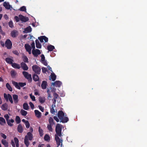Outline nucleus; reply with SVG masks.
<instances>
[{
  "label": "nucleus",
  "mask_w": 147,
  "mask_h": 147,
  "mask_svg": "<svg viewBox=\"0 0 147 147\" xmlns=\"http://www.w3.org/2000/svg\"><path fill=\"white\" fill-rule=\"evenodd\" d=\"M25 124L26 128H28L30 127V124L28 120H27Z\"/></svg>",
  "instance_id": "a18cd8bd"
},
{
  "label": "nucleus",
  "mask_w": 147,
  "mask_h": 147,
  "mask_svg": "<svg viewBox=\"0 0 147 147\" xmlns=\"http://www.w3.org/2000/svg\"><path fill=\"white\" fill-rule=\"evenodd\" d=\"M30 96L32 101H35L36 100L35 97L34 96L32 95V94H30Z\"/></svg>",
  "instance_id": "49530a36"
},
{
  "label": "nucleus",
  "mask_w": 147,
  "mask_h": 147,
  "mask_svg": "<svg viewBox=\"0 0 147 147\" xmlns=\"http://www.w3.org/2000/svg\"><path fill=\"white\" fill-rule=\"evenodd\" d=\"M42 71L43 73H45L47 71V69L45 67H43L42 68Z\"/></svg>",
  "instance_id": "603ef678"
},
{
  "label": "nucleus",
  "mask_w": 147,
  "mask_h": 147,
  "mask_svg": "<svg viewBox=\"0 0 147 147\" xmlns=\"http://www.w3.org/2000/svg\"><path fill=\"white\" fill-rule=\"evenodd\" d=\"M51 91L55 92L53 94V96H54L53 99H57L58 98V97H59L58 95L55 92V91L53 90V91Z\"/></svg>",
  "instance_id": "37998d69"
},
{
  "label": "nucleus",
  "mask_w": 147,
  "mask_h": 147,
  "mask_svg": "<svg viewBox=\"0 0 147 147\" xmlns=\"http://www.w3.org/2000/svg\"><path fill=\"white\" fill-rule=\"evenodd\" d=\"M16 121L17 124H19L21 122V119L19 116H16L15 119Z\"/></svg>",
  "instance_id": "e433bc0d"
},
{
  "label": "nucleus",
  "mask_w": 147,
  "mask_h": 147,
  "mask_svg": "<svg viewBox=\"0 0 147 147\" xmlns=\"http://www.w3.org/2000/svg\"><path fill=\"white\" fill-rule=\"evenodd\" d=\"M35 43L36 47L37 48L40 49L41 48V45L37 39L36 40Z\"/></svg>",
  "instance_id": "bb28decb"
},
{
  "label": "nucleus",
  "mask_w": 147,
  "mask_h": 147,
  "mask_svg": "<svg viewBox=\"0 0 147 147\" xmlns=\"http://www.w3.org/2000/svg\"><path fill=\"white\" fill-rule=\"evenodd\" d=\"M47 49L49 51H52L55 49V47L51 45H48L47 47Z\"/></svg>",
  "instance_id": "c756f323"
},
{
  "label": "nucleus",
  "mask_w": 147,
  "mask_h": 147,
  "mask_svg": "<svg viewBox=\"0 0 147 147\" xmlns=\"http://www.w3.org/2000/svg\"><path fill=\"white\" fill-rule=\"evenodd\" d=\"M54 119L57 122H59V120L58 117L56 116H55L53 117Z\"/></svg>",
  "instance_id": "69168bd1"
},
{
  "label": "nucleus",
  "mask_w": 147,
  "mask_h": 147,
  "mask_svg": "<svg viewBox=\"0 0 147 147\" xmlns=\"http://www.w3.org/2000/svg\"><path fill=\"white\" fill-rule=\"evenodd\" d=\"M22 73L24 77L28 80V82H31L32 80L31 75L26 71H23Z\"/></svg>",
  "instance_id": "20e7f679"
},
{
  "label": "nucleus",
  "mask_w": 147,
  "mask_h": 147,
  "mask_svg": "<svg viewBox=\"0 0 147 147\" xmlns=\"http://www.w3.org/2000/svg\"><path fill=\"white\" fill-rule=\"evenodd\" d=\"M13 101L15 103H17L18 101V96L16 94H13Z\"/></svg>",
  "instance_id": "6ab92c4d"
},
{
  "label": "nucleus",
  "mask_w": 147,
  "mask_h": 147,
  "mask_svg": "<svg viewBox=\"0 0 147 147\" xmlns=\"http://www.w3.org/2000/svg\"><path fill=\"white\" fill-rule=\"evenodd\" d=\"M0 121L4 123H6L5 119L2 117H0Z\"/></svg>",
  "instance_id": "4d7b16f0"
},
{
  "label": "nucleus",
  "mask_w": 147,
  "mask_h": 147,
  "mask_svg": "<svg viewBox=\"0 0 147 147\" xmlns=\"http://www.w3.org/2000/svg\"><path fill=\"white\" fill-rule=\"evenodd\" d=\"M36 116L38 118H40L41 116V113L38 110H34Z\"/></svg>",
  "instance_id": "aec40b11"
},
{
  "label": "nucleus",
  "mask_w": 147,
  "mask_h": 147,
  "mask_svg": "<svg viewBox=\"0 0 147 147\" xmlns=\"http://www.w3.org/2000/svg\"><path fill=\"white\" fill-rule=\"evenodd\" d=\"M20 112L21 115L24 116H26L27 114V112L23 109L21 110Z\"/></svg>",
  "instance_id": "f704fd0d"
},
{
  "label": "nucleus",
  "mask_w": 147,
  "mask_h": 147,
  "mask_svg": "<svg viewBox=\"0 0 147 147\" xmlns=\"http://www.w3.org/2000/svg\"><path fill=\"white\" fill-rule=\"evenodd\" d=\"M38 107L39 109L40 110V111L42 112H43L44 111V109L40 105H39L38 106Z\"/></svg>",
  "instance_id": "e2e57ef3"
},
{
  "label": "nucleus",
  "mask_w": 147,
  "mask_h": 147,
  "mask_svg": "<svg viewBox=\"0 0 147 147\" xmlns=\"http://www.w3.org/2000/svg\"><path fill=\"white\" fill-rule=\"evenodd\" d=\"M3 5L5 8L7 9H9L11 7L10 5L6 2H4L3 3Z\"/></svg>",
  "instance_id": "393cba45"
},
{
  "label": "nucleus",
  "mask_w": 147,
  "mask_h": 147,
  "mask_svg": "<svg viewBox=\"0 0 147 147\" xmlns=\"http://www.w3.org/2000/svg\"><path fill=\"white\" fill-rule=\"evenodd\" d=\"M39 101L41 103H43L44 102L45 100L44 98L40 97L39 98Z\"/></svg>",
  "instance_id": "09e8293b"
},
{
  "label": "nucleus",
  "mask_w": 147,
  "mask_h": 147,
  "mask_svg": "<svg viewBox=\"0 0 147 147\" xmlns=\"http://www.w3.org/2000/svg\"><path fill=\"white\" fill-rule=\"evenodd\" d=\"M23 108L25 110H27L29 109V107L26 103H24L23 105Z\"/></svg>",
  "instance_id": "c9c22d12"
},
{
  "label": "nucleus",
  "mask_w": 147,
  "mask_h": 147,
  "mask_svg": "<svg viewBox=\"0 0 147 147\" xmlns=\"http://www.w3.org/2000/svg\"><path fill=\"white\" fill-rule=\"evenodd\" d=\"M53 125H52L51 124H48L47 126V128L49 131H53V129L52 127V126H53Z\"/></svg>",
  "instance_id": "a19ab883"
},
{
  "label": "nucleus",
  "mask_w": 147,
  "mask_h": 147,
  "mask_svg": "<svg viewBox=\"0 0 147 147\" xmlns=\"http://www.w3.org/2000/svg\"><path fill=\"white\" fill-rule=\"evenodd\" d=\"M42 63L45 65L47 66V61L45 60L44 61H42Z\"/></svg>",
  "instance_id": "338daca9"
},
{
  "label": "nucleus",
  "mask_w": 147,
  "mask_h": 147,
  "mask_svg": "<svg viewBox=\"0 0 147 147\" xmlns=\"http://www.w3.org/2000/svg\"><path fill=\"white\" fill-rule=\"evenodd\" d=\"M29 105H30L31 109H33L34 108V105L31 102H30Z\"/></svg>",
  "instance_id": "052dcab7"
},
{
  "label": "nucleus",
  "mask_w": 147,
  "mask_h": 147,
  "mask_svg": "<svg viewBox=\"0 0 147 147\" xmlns=\"http://www.w3.org/2000/svg\"><path fill=\"white\" fill-rule=\"evenodd\" d=\"M38 38L40 40V42H43V39L42 36H41L40 37H39Z\"/></svg>",
  "instance_id": "864d4df0"
},
{
  "label": "nucleus",
  "mask_w": 147,
  "mask_h": 147,
  "mask_svg": "<svg viewBox=\"0 0 147 147\" xmlns=\"http://www.w3.org/2000/svg\"><path fill=\"white\" fill-rule=\"evenodd\" d=\"M41 61H44L45 60V57L44 55L42 54L41 56Z\"/></svg>",
  "instance_id": "0e129e2a"
},
{
  "label": "nucleus",
  "mask_w": 147,
  "mask_h": 147,
  "mask_svg": "<svg viewBox=\"0 0 147 147\" xmlns=\"http://www.w3.org/2000/svg\"><path fill=\"white\" fill-rule=\"evenodd\" d=\"M5 46L8 49H10L12 46L11 42L9 39H7L5 41Z\"/></svg>",
  "instance_id": "0eeeda50"
},
{
  "label": "nucleus",
  "mask_w": 147,
  "mask_h": 147,
  "mask_svg": "<svg viewBox=\"0 0 147 147\" xmlns=\"http://www.w3.org/2000/svg\"><path fill=\"white\" fill-rule=\"evenodd\" d=\"M33 80L35 82L38 81L39 79V76L36 74H34L33 76Z\"/></svg>",
  "instance_id": "5701e85b"
},
{
  "label": "nucleus",
  "mask_w": 147,
  "mask_h": 147,
  "mask_svg": "<svg viewBox=\"0 0 147 147\" xmlns=\"http://www.w3.org/2000/svg\"><path fill=\"white\" fill-rule=\"evenodd\" d=\"M42 37H43V40H44L45 42H47L48 40V38L44 36H42Z\"/></svg>",
  "instance_id": "5fc2aeb1"
},
{
  "label": "nucleus",
  "mask_w": 147,
  "mask_h": 147,
  "mask_svg": "<svg viewBox=\"0 0 147 147\" xmlns=\"http://www.w3.org/2000/svg\"><path fill=\"white\" fill-rule=\"evenodd\" d=\"M24 142L26 146L28 147L30 144L28 140V139L24 138Z\"/></svg>",
  "instance_id": "58836bf2"
},
{
  "label": "nucleus",
  "mask_w": 147,
  "mask_h": 147,
  "mask_svg": "<svg viewBox=\"0 0 147 147\" xmlns=\"http://www.w3.org/2000/svg\"><path fill=\"white\" fill-rule=\"evenodd\" d=\"M45 140L48 141L50 140V137L48 134H46L44 136Z\"/></svg>",
  "instance_id": "79ce46f5"
},
{
  "label": "nucleus",
  "mask_w": 147,
  "mask_h": 147,
  "mask_svg": "<svg viewBox=\"0 0 147 147\" xmlns=\"http://www.w3.org/2000/svg\"><path fill=\"white\" fill-rule=\"evenodd\" d=\"M25 47L26 51L28 52L29 54H30L32 49L30 46L28 44H26L25 45Z\"/></svg>",
  "instance_id": "f8f14e48"
},
{
  "label": "nucleus",
  "mask_w": 147,
  "mask_h": 147,
  "mask_svg": "<svg viewBox=\"0 0 147 147\" xmlns=\"http://www.w3.org/2000/svg\"><path fill=\"white\" fill-rule=\"evenodd\" d=\"M13 53L14 54H15L16 55H19V53L16 50L13 51Z\"/></svg>",
  "instance_id": "680f3d73"
},
{
  "label": "nucleus",
  "mask_w": 147,
  "mask_h": 147,
  "mask_svg": "<svg viewBox=\"0 0 147 147\" xmlns=\"http://www.w3.org/2000/svg\"><path fill=\"white\" fill-rule=\"evenodd\" d=\"M20 20L23 22H25L29 20V18L28 17L24 16L20 14L19 15Z\"/></svg>",
  "instance_id": "1a4fd4ad"
},
{
  "label": "nucleus",
  "mask_w": 147,
  "mask_h": 147,
  "mask_svg": "<svg viewBox=\"0 0 147 147\" xmlns=\"http://www.w3.org/2000/svg\"><path fill=\"white\" fill-rule=\"evenodd\" d=\"M14 19L17 22H18L20 20L19 17H18L17 16H15L14 17Z\"/></svg>",
  "instance_id": "bf43d9fd"
},
{
  "label": "nucleus",
  "mask_w": 147,
  "mask_h": 147,
  "mask_svg": "<svg viewBox=\"0 0 147 147\" xmlns=\"http://www.w3.org/2000/svg\"><path fill=\"white\" fill-rule=\"evenodd\" d=\"M1 136L4 139H6L7 138V136L4 134L2 133H1Z\"/></svg>",
  "instance_id": "13d9d810"
},
{
  "label": "nucleus",
  "mask_w": 147,
  "mask_h": 147,
  "mask_svg": "<svg viewBox=\"0 0 147 147\" xmlns=\"http://www.w3.org/2000/svg\"><path fill=\"white\" fill-rule=\"evenodd\" d=\"M20 65L22 68L23 70L25 71L27 70L28 69V67L26 64L24 62H22Z\"/></svg>",
  "instance_id": "ddd939ff"
},
{
  "label": "nucleus",
  "mask_w": 147,
  "mask_h": 147,
  "mask_svg": "<svg viewBox=\"0 0 147 147\" xmlns=\"http://www.w3.org/2000/svg\"><path fill=\"white\" fill-rule=\"evenodd\" d=\"M31 46L32 48V50L35 49V43L34 42H33L31 44Z\"/></svg>",
  "instance_id": "6e6d98bb"
},
{
  "label": "nucleus",
  "mask_w": 147,
  "mask_h": 147,
  "mask_svg": "<svg viewBox=\"0 0 147 147\" xmlns=\"http://www.w3.org/2000/svg\"><path fill=\"white\" fill-rule=\"evenodd\" d=\"M32 31V28L30 26H29L25 28L23 31L24 33H27L31 32Z\"/></svg>",
  "instance_id": "4be33fe9"
},
{
  "label": "nucleus",
  "mask_w": 147,
  "mask_h": 147,
  "mask_svg": "<svg viewBox=\"0 0 147 147\" xmlns=\"http://www.w3.org/2000/svg\"><path fill=\"white\" fill-rule=\"evenodd\" d=\"M12 83L16 88L20 90L21 87H23L26 85L25 82H19L18 83L15 81H12Z\"/></svg>",
  "instance_id": "7ed1b4c3"
},
{
  "label": "nucleus",
  "mask_w": 147,
  "mask_h": 147,
  "mask_svg": "<svg viewBox=\"0 0 147 147\" xmlns=\"http://www.w3.org/2000/svg\"><path fill=\"white\" fill-rule=\"evenodd\" d=\"M15 142L16 144V147H19V140L16 137H15L14 138Z\"/></svg>",
  "instance_id": "ea45409f"
},
{
  "label": "nucleus",
  "mask_w": 147,
  "mask_h": 147,
  "mask_svg": "<svg viewBox=\"0 0 147 147\" xmlns=\"http://www.w3.org/2000/svg\"><path fill=\"white\" fill-rule=\"evenodd\" d=\"M4 97L6 101H8L9 99V100L11 104L13 103V102L12 97L10 94H8L7 95L6 94L4 93Z\"/></svg>",
  "instance_id": "423d86ee"
},
{
  "label": "nucleus",
  "mask_w": 147,
  "mask_h": 147,
  "mask_svg": "<svg viewBox=\"0 0 147 147\" xmlns=\"http://www.w3.org/2000/svg\"><path fill=\"white\" fill-rule=\"evenodd\" d=\"M19 10L21 11H26V8L25 6H23L20 8Z\"/></svg>",
  "instance_id": "c03bdc74"
},
{
  "label": "nucleus",
  "mask_w": 147,
  "mask_h": 147,
  "mask_svg": "<svg viewBox=\"0 0 147 147\" xmlns=\"http://www.w3.org/2000/svg\"><path fill=\"white\" fill-rule=\"evenodd\" d=\"M32 69L34 72L38 74H40L41 71L40 68L36 65H34L32 67Z\"/></svg>",
  "instance_id": "39448f33"
},
{
  "label": "nucleus",
  "mask_w": 147,
  "mask_h": 147,
  "mask_svg": "<svg viewBox=\"0 0 147 147\" xmlns=\"http://www.w3.org/2000/svg\"><path fill=\"white\" fill-rule=\"evenodd\" d=\"M9 27L12 28L13 27V24L12 21H10L9 23Z\"/></svg>",
  "instance_id": "de8ad7c7"
},
{
  "label": "nucleus",
  "mask_w": 147,
  "mask_h": 147,
  "mask_svg": "<svg viewBox=\"0 0 147 147\" xmlns=\"http://www.w3.org/2000/svg\"><path fill=\"white\" fill-rule=\"evenodd\" d=\"M53 105H52V107L50 109V112L52 114L54 113L55 111L54 109L53 108Z\"/></svg>",
  "instance_id": "3c124183"
},
{
  "label": "nucleus",
  "mask_w": 147,
  "mask_h": 147,
  "mask_svg": "<svg viewBox=\"0 0 147 147\" xmlns=\"http://www.w3.org/2000/svg\"><path fill=\"white\" fill-rule=\"evenodd\" d=\"M4 117L6 119V121H7L9 120V116L7 114H6L4 116Z\"/></svg>",
  "instance_id": "8fccbe9b"
},
{
  "label": "nucleus",
  "mask_w": 147,
  "mask_h": 147,
  "mask_svg": "<svg viewBox=\"0 0 147 147\" xmlns=\"http://www.w3.org/2000/svg\"><path fill=\"white\" fill-rule=\"evenodd\" d=\"M8 105L6 103L3 104L1 106V109L4 110L6 111L7 109Z\"/></svg>",
  "instance_id": "cd10ccee"
},
{
  "label": "nucleus",
  "mask_w": 147,
  "mask_h": 147,
  "mask_svg": "<svg viewBox=\"0 0 147 147\" xmlns=\"http://www.w3.org/2000/svg\"><path fill=\"white\" fill-rule=\"evenodd\" d=\"M18 131L20 133H22L23 131V127L21 124H19L17 127Z\"/></svg>",
  "instance_id": "2eb2a0df"
},
{
  "label": "nucleus",
  "mask_w": 147,
  "mask_h": 147,
  "mask_svg": "<svg viewBox=\"0 0 147 147\" xmlns=\"http://www.w3.org/2000/svg\"><path fill=\"white\" fill-rule=\"evenodd\" d=\"M49 124L52 125H53L55 124V123L53 121V118L51 117H50L49 118Z\"/></svg>",
  "instance_id": "473e14b6"
},
{
  "label": "nucleus",
  "mask_w": 147,
  "mask_h": 147,
  "mask_svg": "<svg viewBox=\"0 0 147 147\" xmlns=\"http://www.w3.org/2000/svg\"><path fill=\"white\" fill-rule=\"evenodd\" d=\"M51 78L53 81H54L56 79V76L54 73H52L51 75Z\"/></svg>",
  "instance_id": "72a5a7b5"
},
{
  "label": "nucleus",
  "mask_w": 147,
  "mask_h": 147,
  "mask_svg": "<svg viewBox=\"0 0 147 147\" xmlns=\"http://www.w3.org/2000/svg\"><path fill=\"white\" fill-rule=\"evenodd\" d=\"M6 86L7 89L10 91H12V89L10 85L8 83H7L6 84Z\"/></svg>",
  "instance_id": "4c0bfd02"
},
{
  "label": "nucleus",
  "mask_w": 147,
  "mask_h": 147,
  "mask_svg": "<svg viewBox=\"0 0 147 147\" xmlns=\"http://www.w3.org/2000/svg\"><path fill=\"white\" fill-rule=\"evenodd\" d=\"M1 142L5 147H8V142L6 141V140L4 139L2 140H1Z\"/></svg>",
  "instance_id": "c85d7f7f"
},
{
  "label": "nucleus",
  "mask_w": 147,
  "mask_h": 147,
  "mask_svg": "<svg viewBox=\"0 0 147 147\" xmlns=\"http://www.w3.org/2000/svg\"><path fill=\"white\" fill-rule=\"evenodd\" d=\"M33 136V135L31 132H28L27 133V135L25 136V138L31 141L32 140Z\"/></svg>",
  "instance_id": "9b49d317"
},
{
  "label": "nucleus",
  "mask_w": 147,
  "mask_h": 147,
  "mask_svg": "<svg viewBox=\"0 0 147 147\" xmlns=\"http://www.w3.org/2000/svg\"><path fill=\"white\" fill-rule=\"evenodd\" d=\"M22 58L24 63L28 62V59L26 56L23 55L22 57Z\"/></svg>",
  "instance_id": "7c9ffc66"
},
{
  "label": "nucleus",
  "mask_w": 147,
  "mask_h": 147,
  "mask_svg": "<svg viewBox=\"0 0 147 147\" xmlns=\"http://www.w3.org/2000/svg\"><path fill=\"white\" fill-rule=\"evenodd\" d=\"M47 81H43L41 85L42 88L43 89H46L47 88Z\"/></svg>",
  "instance_id": "a211bd4d"
},
{
  "label": "nucleus",
  "mask_w": 147,
  "mask_h": 147,
  "mask_svg": "<svg viewBox=\"0 0 147 147\" xmlns=\"http://www.w3.org/2000/svg\"><path fill=\"white\" fill-rule=\"evenodd\" d=\"M61 124L58 123L57 124L55 127V131L56 134H55V136L57 135L59 137L62 136L61 134L62 128L60 127Z\"/></svg>",
  "instance_id": "f03ea898"
},
{
  "label": "nucleus",
  "mask_w": 147,
  "mask_h": 147,
  "mask_svg": "<svg viewBox=\"0 0 147 147\" xmlns=\"http://www.w3.org/2000/svg\"><path fill=\"white\" fill-rule=\"evenodd\" d=\"M10 74L12 78H15L17 74V73L15 70H12L10 71Z\"/></svg>",
  "instance_id": "a878e982"
},
{
  "label": "nucleus",
  "mask_w": 147,
  "mask_h": 147,
  "mask_svg": "<svg viewBox=\"0 0 147 147\" xmlns=\"http://www.w3.org/2000/svg\"><path fill=\"white\" fill-rule=\"evenodd\" d=\"M11 65L13 68L15 69H20V68L19 64L15 63H13Z\"/></svg>",
  "instance_id": "412c9836"
},
{
  "label": "nucleus",
  "mask_w": 147,
  "mask_h": 147,
  "mask_svg": "<svg viewBox=\"0 0 147 147\" xmlns=\"http://www.w3.org/2000/svg\"><path fill=\"white\" fill-rule=\"evenodd\" d=\"M38 131L40 136V137L42 136L43 135V130L41 128L40 126H39L38 127Z\"/></svg>",
  "instance_id": "2f4dec72"
},
{
  "label": "nucleus",
  "mask_w": 147,
  "mask_h": 147,
  "mask_svg": "<svg viewBox=\"0 0 147 147\" xmlns=\"http://www.w3.org/2000/svg\"><path fill=\"white\" fill-rule=\"evenodd\" d=\"M52 84L56 87H59L61 86L62 83L59 81H57L54 83L53 82Z\"/></svg>",
  "instance_id": "4468645a"
},
{
  "label": "nucleus",
  "mask_w": 147,
  "mask_h": 147,
  "mask_svg": "<svg viewBox=\"0 0 147 147\" xmlns=\"http://www.w3.org/2000/svg\"><path fill=\"white\" fill-rule=\"evenodd\" d=\"M11 35L13 37H16L18 35V32L16 30H13L11 32Z\"/></svg>",
  "instance_id": "f3484780"
},
{
  "label": "nucleus",
  "mask_w": 147,
  "mask_h": 147,
  "mask_svg": "<svg viewBox=\"0 0 147 147\" xmlns=\"http://www.w3.org/2000/svg\"><path fill=\"white\" fill-rule=\"evenodd\" d=\"M59 136L57 135L55 136V139L56 142L57 144V147L59 146L61 144V145H62L63 141L62 140L60 139Z\"/></svg>",
  "instance_id": "6e6552de"
},
{
  "label": "nucleus",
  "mask_w": 147,
  "mask_h": 147,
  "mask_svg": "<svg viewBox=\"0 0 147 147\" xmlns=\"http://www.w3.org/2000/svg\"><path fill=\"white\" fill-rule=\"evenodd\" d=\"M65 114L63 111H59L58 112L57 116L60 120V122L65 123L69 121V119L67 117H65Z\"/></svg>",
  "instance_id": "f257e3e1"
},
{
  "label": "nucleus",
  "mask_w": 147,
  "mask_h": 147,
  "mask_svg": "<svg viewBox=\"0 0 147 147\" xmlns=\"http://www.w3.org/2000/svg\"><path fill=\"white\" fill-rule=\"evenodd\" d=\"M5 61L7 63L9 64H10L11 65L13 63V62L14 61L12 59L9 57H7L5 59Z\"/></svg>",
  "instance_id": "dca6fc26"
},
{
  "label": "nucleus",
  "mask_w": 147,
  "mask_h": 147,
  "mask_svg": "<svg viewBox=\"0 0 147 147\" xmlns=\"http://www.w3.org/2000/svg\"><path fill=\"white\" fill-rule=\"evenodd\" d=\"M32 53L34 57H37L38 55L40 54L41 52L39 50L36 49L32 50Z\"/></svg>",
  "instance_id": "9d476101"
},
{
  "label": "nucleus",
  "mask_w": 147,
  "mask_h": 147,
  "mask_svg": "<svg viewBox=\"0 0 147 147\" xmlns=\"http://www.w3.org/2000/svg\"><path fill=\"white\" fill-rule=\"evenodd\" d=\"M14 120L11 119L7 121L8 125L10 127H12L13 125L12 123L14 122Z\"/></svg>",
  "instance_id": "b1692460"
},
{
  "label": "nucleus",
  "mask_w": 147,
  "mask_h": 147,
  "mask_svg": "<svg viewBox=\"0 0 147 147\" xmlns=\"http://www.w3.org/2000/svg\"><path fill=\"white\" fill-rule=\"evenodd\" d=\"M11 144L13 147H15V144L13 140H11Z\"/></svg>",
  "instance_id": "774afa93"
}]
</instances>
